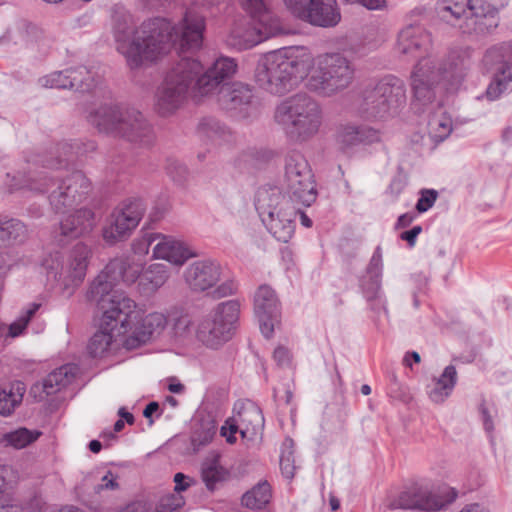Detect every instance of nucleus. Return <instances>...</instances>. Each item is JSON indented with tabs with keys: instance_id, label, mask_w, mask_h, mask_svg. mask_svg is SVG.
Returning a JSON list of instances; mask_svg holds the SVG:
<instances>
[{
	"instance_id": "f257e3e1",
	"label": "nucleus",
	"mask_w": 512,
	"mask_h": 512,
	"mask_svg": "<svg viewBox=\"0 0 512 512\" xmlns=\"http://www.w3.org/2000/svg\"><path fill=\"white\" fill-rule=\"evenodd\" d=\"M205 27L204 16L193 10L186 11L178 25L156 17L136 27L133 16L123 8L114 9L111 21L116 50L131 69L158 60L175 44L183 51L199 49Z\"/></svg>"
},
{
	"instance_id": "f03ea898",
	"label": "nucleus",
	"mask_w": 512,
	"mask_h": 512,
	"mask_svg": "<svg viewBox=\"0 0 512 512\" xmlns=\"http://www.w3.org/2000/svg\"><path fill=\"white\" fill-rule=\"evenodd\" d=\"M237 71L235 59L221 56L203 72L197 59L182 57L167 71L154 93V108L161 116L175 113L188 99L191 92L195 96H207L226 78Z\"/></svg>"
},
{
	"instance_id": "7ed1b4c3",
	"label": "nucleus",
	"mask_w": 512,
	"mask_h": 512,
	"mask_svg": "<svg viewBox=\"0 0 512 512\" xmlns=\"http://www.w3.org/2000/svg\"><path fill=\"white\" fill-rule=\"evenodd\" d=\"M84 116L99 133L123 139L136 148L148 150L155 144L152 124L136 108L105 101L86 107Z\"/></svg>"
},
{
	"instance_id": "20e7f679",
	"label": "nucleus",
	"mask_w": 512,
	"mask_h": 512,
	"mask_svg": "<svg viewBox=\"0 0 512 512\" xmlns=\"http://www.w3.org/2000/svg\"><path fill=\"white\" fill-rule=\"evenodd\" d=\"M471 67L468 50L453 49L439 61L433 56L418 60L411 73V86L414 98L421 105L432 103L436 98V89L447 84L458 85Z\"/></svg>"
},
{
	"instance_id": "39448f33",
	"label": "nucleus",
	"mask_w": 512,
	"mask_h": 512,
	"mask_svg": "<svg viewBox=\"0 0 512 512\" xmlns=\"http://www.w3.org/2000/svg\"><path fill=\"white\" fill-rule=\"evenodd\" d=\"M5 184L11 191L29 186L31 189L48 193V199L55 212L64 213L83 203L90 191L91 182L79 170L56 169L49 173L42 172L38 180H23L6 174Z\"/></svg>"
},
{
	"instance_id": "423d86ee",
	"label": "nucleus",
	"mask_w": 512,
	"mask_h": 512,
	"mask_svg": "<svg viewBox=\"0 0 512 512\" xmlns=\"http://www.w3.org/2000/svg\"><path fill=\"white\" fill-rule=\"evenodd\" d=\"M309 63L303 47L273 51L258 63L256 83L270 94L284 95L306 79Z\"/></svg>"
},
{
	"instance_id": "0eeeda50",
	"label": "nucleus",
	"mask_w": 512,
	"mask_h": 512,
	"mask_svg": "<svg viewBox=\"0 0 512 512\" xmlns=\"http://www.w3.org/2000/svg\"><path fill=\"white\" fill-rule=\"evenodd\" d=\"M406 86L394 75L371 80L359 92L354 114L368 122L387 121L399 114L406 105Z\"/></svg>"
},
{
	"instance_id": "6e6552de",
	"label": "nucleus",
	"mask_w": 512,
	"mask_h": 512,
	"mask_svg": "<svg viewBox=\"0 0 512 512\" xmlns=\"http://www.w3.org/2000/svg\"><path fill=\"white\" fill-rule=\"evenodd\" d=\"M307 67L306 88L321 97H332L348 89L355 80V65L340 52L323 53L316 57L304 48Z\"/></svg>"
},
{
	"instance_id": "1a4fd4ad",
	"label": "nucleus",
	"mask_w": 512,
	"mask_h": 512,
	"mask_svg": "<svg viewBox=\"0 0 512 512\" xmlns=\"http://www.w3.org/2000/svg\"><path fill=\"white\" fill-rule=\"evenodd\" d=\"M240 3L253 22L241 18L233 23L225 39L229 47L247 50L281 32L280 20L271 11L268 0H240Z\"/></svg>"
},
{
	"instance_id": "9d476101",
	"label": "nucleus",
	"mask_w": 512,
	"mask_h": 512,
	"mask_svg": "<svg viewBox=\"0 0 512 512\" xmlns=\"http://www.w3.org/2000/svg\"><path fill=\"white\" fill-rule=\"evenodd\" d=\"M274 120L289 137L304 142L319 132L323 112L314 98L306 93H298L276 106Z\"/></svg>"
},
{
	"instance_id": "9b49d317",
	"label": "nucleus",
	"mask_w": 512,
	"mask_h": 512,
	"mask_svg": "<svg viewBox=\"0 0 512 512\" xmlns=\"http://www.w3.org/2000/svg\"><path fill=\"white\" fill-rule=\"evenodd\" d=\"M255 207L263 224L278 240L287 243L294 234L295 218L300 206L282 194L278 186L265 185L258 189Z\"/></svg>"
},
{
	"instance_id": "f8f14e48",
	"label": "nucleus",
	"mask_w": 512,
	"mask_h": 512,
	"mask_svg": "<svg viewBox=\"0 0 512 512\" xmlns=\"http://www.w3.org/2000/svg\"><path fill=\"white\" fill-rule=\"evenodd\" d=\"M91 249L84 243H77L68 256L55 252L46 258L43 266L48 279H53L66 296H71L86 276Z\"/></svg>"
},
{
	"instance_id": "ddd939ff",
	"label": "nucleus",
	"mask_w": 512,
	"mask_h": 512,
	"mask_svg": "<svg viewBox=\"0 0 512 512\" xmlns=\"http://www.w3.org/2000/svg\"><path fill=\"white\" fill-rule=\"evenodd\" d=\"M117 281L105 267L93 280L87 292V299L97 305L104 317V327H108L112 317H127L136 319V302L124 293L115 290Z\"/></svg>"
},
{
	"instance_id": "4468645a",
	"label": "nucleus",
	"mask_w": 512,
	"mask_h": 512,
	"mask_svg": "<svg viewBox=\"0 0 512 512\" xmlns=\"http://www.w3.org/2000/svg\"><path fill=\"white\" fill-rule=\"evenodd\" d=\"M239 315V301L229 300L219 303L198 322L197 339L207 347L218 348L232 338Z\"/></svg>"
},
{
	"instance_id": "2eb2a0df",
	"label": "nucleus",
	"mask_w": 512,
	"mask_h": 512,
	"mask_svg": "<svg viewBox=\"0 0 512 512\" xmlns=\"http://www.w3.org/2000/svg\"><path fill=\"white\" fill-rule=\"evenodd\" d=\"M457 497V490L451 487H444L434 493L427 486L415 484L402 491L390 505L392 508L439 511L453 503Z\"/></svg>"
},
{
	"instance_id": "dca6fc26",
	"label": "nucleus",
	"mask_w": 512,
	"mask_h": 512,
	"mask_svg": "<svg viewBox=\"0 0 512 512\" xmlns=\"http://www.w3.org/2000/svg\"><path fill=\"white\" fill-rule=\"evenodd\" d=\"M224 81L225 79L212 92L214 93L218 90L217 101L219 106L238 119L256 116L259 110V103L253 87L242 82L224 84Z\"/></svg>"
},
{
	"instance_id": "f3484780",
	"label": "nucleus",
	"mask_w": 512,
	"mask_h": 512,
	"mask_svg": "<svg viewBox=\"0 0 512 512\" xmlns=\"http://www.w3.org/2000/svg\"><path fill=\"white\" fill-rule=\"evenodd\" d=\"M145 207L141 200L128 199L114 209L109 223L103 228V239L112 245L126 239L138 226Z\"/></svg>"
},
{
	"instance_id": "a211bd4d",
	"label": "nucleus",
	"mask_w": 512,
	"mask_h": 512,
	"mask_svg": "<svg viewBox=\"0 0 512 512\" xmlns=\"http://www.w3.org/2000/svg\"><path fill=\"white\" fill-rule=\"evenodd\" d=\"M285 181L292 202L299 206H311L317 199L314 175L309 162H287Z\"/></svg>"
},
{
	"instance_id": "6ab92c4d",
	"label": "nucleus",
	"mask_w": 512,
	"mask_h": 512,
	"mask_svg": "<svg viewBox=\"0 0 512 512\" xmlns=\"http://www.w3.org/2000/svg\"><path fill=\"white\" fill-rule=\"evenodd\" d=\"M234 410L236 413L221 427V435L231 444L236 441L237 432L246 437L255 434L264 424L261 409L252 402L236 404Z\"/></svg>"
},
{
	"instance_id": "aec40b11",
	"label": "nucleus",
	"mask_w": 512,
	"mask_h": 512,
	"mask_svg": "<svg viewBox=\"0 0 512 512\" xmlns=\"http://www.w3.org/2000/svg\"><path fill=\"white\" fill-rule=\"evenodd\" d=\"M436 12L442 21L455 25L467 13L477 19L493 18L496 10L484 0H438Z\"/></svg>"
},
{
	"instance_id": "412c9836",
	"label": "nucleus",
	"mask_w": 512,
	"mask_h": 512,
	"mask_svg": "<svg viewBox=\"0 0 512 512\" xmlns=\"http://www.w3.org/2000/svg\"><path fill=\"white\" fill-rule=\"evenodd\" d=\"M134 318L112 317L108 327H104V317H101L99 330L91 337L87 350L92 357H102L118 338L127 336L131 330Z\"/></svg>"
},
{
	"instance_id": "4be33fe9",
	"label": "nucleus",
	"mask_w": 512,
	"mask_h": 512,
	"mask_svg": "<svg viewBox=\"0 0 512 512\" xmlns=\"http://www.w3.org/2000/svg\"><path fill=\"white\" fill-rule=\"evenodd\" d=\"M427 130V136L415 134L411 138L412 149L419 156H424L426 152L433 150L437 144L449 137L452 132L450 115L442 110L435 112L429 118Z\"/></svg>"
},
{
	"instance_id": "5701e85b",
	"label": "nucleus",
	"mask_w": 512,
	"mask_h": 512,
	"mask_svg": "<svg viewBox=\"0 0 512 512\" xmlns=\"http://www.w3.org/2000/svg\"><path fill=\"white\" fill-rule=\"evenodd\" d=\"M433 47L431 33L421 25H408L397 36L395 49L399 54L410 57H429Z\"/></svg>"
},
{
	"instance_id": "b1692460",
	"label": "nucleus",
	"mask_w": 512,
	"mask_h": 512,
	"mask_svg": "<svg viewBox=\"0 0 512 512\" xmlns=\"http://www.w3.org/2000/svg\"><path fill=\"white\" fill-rule=\"evenodd\" d=\"M254 311L259 320L262 334L269 338L279 322V301L275 291L262 285L258 288L254 296Z\"/></svg>"
},
{
	"instance_id": "393cba45",
	"label": "nucleus",
	"mask_w": 512,
	"mask_h": 512,
	"mask_svg": "<svg viewBox=\"0 0 512 512\" xmlns=\"http://www.w3.org/2000/svg\"><path fill=\"white\" fill-rule=\"evenodd\" d=\"M136 311L139 316L132 321V328L122 341L127 349H135L148 342L154 334L161 333L167 324V318L163 313L154 312L141 318V312L137 309Z\"/></svg>"
},
{
	"instance_id": "a878e982",
	"label": "nucleus",
	"mask_w": 512,
	"mask_h": 512,
	"mask_svg": "<svg viewBox=\"0 0 512 512\" xmlns=\"http://www.w3.org/2000/svg\"><path fill=\"white\" fill-rule=\"evenodd\" d=\"M221 276V267L211 260H199L191 263L185 273V282L192 291L203 292L214 287Z\"/></svg>"
},
{
	"instance_id": "bb28decb",
	"label": "nucleus",
	"mask_w": 512,
	"mask_h": 512,
	"mask_svg": "<svg viewBox=\"0 0 512 512\" xmlns=\"http://www.w3.org/2000/svg\"><path fill=\"white\" fill-rule=\"evenodd\" d=\"M380 131L366 125L346 124L337 131V144L345 153H351L361 145L380 141Z\"/></svg>"
},
{
	"instance_id": "cd10ccee",
	"label": "nucleus",
	"mask_w": 512,
	"mask_h": 512,
	"mask_svg": "<svg viewBox=\"0 0 512 512\" xmlns=\"http://www.w3.org/2000/svg\"><path fill=\"white\" fill-rule=\"evenodd\" d=\"M303 21L317 27H335L341 21V12L337 1L311 0Z\"/></svg>"
},
{
	"instance_id": "c85d7f7f",
	"label": "nucleus",
	"mask_w": 512,
	"mask_h": 512,
	"mask_svg": "<svg viewBox=\"0 0 512 512\" xmlns=\"http://www.w3.org/2000/svg\"><path fill=\"white\" fill-rule=\"evenodd\" d=\"M30 230L21 219L0 215V248H13L26 243Z\"/></svg>"
},
{
	"instance_id": "c756f323",
	"label": "nucleus",
	"mask_w": 512,
	"mask_h": 512,
	"mask_svg": "<svg viewBox=\"0 0 512 512\" xmlns=\"http://www.w3.org/2000/svg\"><path fill=\"white\" fill-rule=\"evenodd\" d=\"M153 247V257L167 260L175 265H182L192 254L188 247L175 238L160 233Z\"/></svg>"
},
{
	"instance_id": "7c9ffc66",
	"label": "nucleus",
	"mask_w": 512,
	"mask_h": 512,
	"mask_svg": "<svg viewBox=\"0 0 512 512\" xmlns=\"http://www.w3.org/2000/svg\"><path fill=\"white\" fill-rule=\"evenodd\" d=\"M144 260L136 259L134 256L115 258L111 260L106 268L112 274V279L117 283L123 281L126 284L134 283L143 271Z\"/></svg>"
},
{
	"instance_id": "2f4dec72",
	"label": "nucleus",
	"mask_w": 512,
	"mask_h": 512,
	"mask_svg": "<svg viewBox=\"0 0 512 512\" xmlns=\"http://www.w3.org/2000/svg\"><path fill=\"white\" fill-rule=\"evenodd\" d=\"M67 73H69V80L71 82L70 89H75L83 93L94 91L96 97L101 95L106 100L111 99V92L103 91L101 88H98L99 78L87 67L79 66L68 68Z\"/></svg>"
},
{
	"instance_id": "473e14b6",
	"label": "nucleus",
	"mask_w": 512,
	"mask_h": 512,
	"mask_svg": "<svg viewBox=\"0 0 512 512\" xmlns=\"http://www.w3.org/2000/svg\"><path fill=\"white\" fill-rule=\"evenodd\" d=\"M97 145L92 140H62L51 148L50 157L54 160L62 158H88L96 151Z\"/></svg>"
},
{
	"instance_id": "72a5a7b5",
	"label": "nucleus",
	"mask_w": 512,
	"mask_h": 512,
	"mask_svg": "<svg viewBox=\"0 0 512 512\" xmlns=\"http://www.w3.org/2000/svg\"><path fill=\"white\" fill-rule=\"evenodd\" d=\"M94 225V212L83 208L63 220L60 223V231L62 236L76 238L90 232Z\"/></svg>"
},
{
	"instance_id": "f704fd0d",
	"label": "nucleus",
	"mask_w": 512,
	"mask_h": 512,
	"mask_svg": "<svg viewBox=\"0 0 512 512\" xmlns=\"http://www.w3.org/2000/svg\"><path fill=\"white\" fill-rule=\"evenodd\" d=\"M38 28L25 19H17L8 25L0 36V44H27L37 33Z\"/></svg>"
},
{
	"instance_id": "c9c22d12",
	"label": "nucleus",
	"mask_w": 512,
	"mask_h": 512,
	"mask_svg": "<svg viewBox=\"0 0 512 512\" xmlns=\"http://www.w3.org/2000/svg\"><path fill=\"white\" fill-rule=\"evenodd\" d=\"M78 373L74 364H65L47 375L43 381V391L47 396L53 395L70 384Z\"/></svg>"
},
{
	"instance_id": "e433bc0d",
	"label": "nucleus",
	"mask_w": 512,
	"mask_h": 512,
	"mask_svg": "<svg viewBox=\"0 0 512 512\" xmlns=\"http://www.w3.org/2000/svg\"><path fill=\"white\" fill-rule=\"evenodd\" d=\"M495 70L485 92V97L490 101L497 100L503 93L512 90V62H503Z\"/></svg>"
},
{
	"instance_id": "4c0bfd02",
	"label": "nucleus",
	"mask_w": 512,
	"mask_h": 512,
	"mask_svg": "<svg viewBox=\"0 0 512 512\" xmlns=\"http://www.w3.org/2000/svg\"><path fill=\"white\" fill-rule=\"evenodd\" d=\"M25 391V384L20 381L0 388V414L2 416L11 415L16 407L22 403Z\"/></svg>"
},
{
	"instance_id": "58836bf2",
	"label": "nucleus",
	"mask_w": 512,
	"mask_h": 512,
	"mask_svg": "<svg viewBox=\"0 0 512 512\" xmlns=\"http://www.w3.org/2000/svg\"><path fill=\"white\" fill-rule=\"evenodd\" d=\"M457 381V372L453 365L447 366L441 376L435 380L434 387L428 392L435 403H442L452 393Z\"/></svg>"
},
{
	"instance_id": "ea45409f",
	"label": "nucleus",
	"mask_w": 512,
	"mask_h": 512,
	"mask_svg": "<svg viewBox=\"0 0 512 512\" xmlns=\"http://www.w3.org/2000/svg\"><path fill=\"white\" fill-rule=\"evenodd\" d=\"M41 435L42 432L39 430H30L26 427H20L3 434L1 442L6 447H12L19 450L36 442Z\"/></svg>"
},
{
	"instance_id": "a19ab883",
	"label": "nucleus",
	"mask_w": 512,
	"mask_h": 512,
	"mask_svg": "<svg viewBox=\"0 0 512 512\" xmlns=\"http://www.w3.org/2000/svg\"><path fill=\"white\" fill-rule=\"evenodd\" d=\"M272 497L271 486L267 481L259 482L242 496V505L249 509L265 507Z\"/></svg>"
},
{
	"instance_id": "79ce46f5",
	"label": "nucleus",
	"mask_w": 512,
	"mask_h": 512,
	"mask_svg": "<svg viewBox=\"0 0 512 512\" xmlns=\"http://www.w3.org/2000/svg\"><path fill=\"white\" fill-rule=\"evenodd\" d=\"M169 278V269L164 264H152L142 273L140 284L145 290L154 292L163 286Z\"/></svg>"
},
{
	"instance_id": "37998d69",
	"label": "nucleus",
	"mask_w": 512,
	"mask_h": 512,
	"mask_svg": "<svg viewBox=\"0 0 512 512\" xmlns=\"http://www.w3.org/2000/svg\"><path fill=\"white\" fill-rule=\"evenodd\" d=\"M510 60H512V45L503 43L486 50L482 65L487 71H490L501 66L503 62H510Z\"/></svg>"
},
{
	"instance_id": "c03bdc74",
	"label": "nucleus",
	"mask_w": 512,
	"mask_h": 512,
	"mask_svg": "<svg viewBox=\"0 0 512 512\" xmlns=\"http://www.w3.org/2000/svg\"><path fill=\"white\" fill-rule=\"evenodd\" d=\"M227 474V470L220 465L218 456L207 459L203 463L202 479L209 490H213L217 483L226 478Z\"/></svg>"
},
{
	"instance_id": "a18cd8bd",
	"label": "nucleus",
	"mask_w": 512,
	"mask_h": 512,
	"mask_svg": "<svg viewBox=\"0 0 512 512\" xmlns=\"http://www.w3.org/2000/svg\"><path fill=\"white\" fill-rule=\"evenodd\" d=\"M382 270V254L381 249L378 247L369 262L367 272L370 275L373 284V290L370 292H366V296L368 299L375 298L377 296V292L380 287L379 278Z\"/></svg>"
},
{
	"instance_id": "49530a36",
	"label": "nucleus",
	"mask_w": 512,
	"mask_h": 512,
	"mask_svg": "<svg viewBox=\"0 0 512 512\" xmlns=\"http://www.w3.org/2000/svg\"><path fill=\"white\" fill-rule=\"evenodd\" d=\"M198 129L202 135L210 139L225 138L230 133L225 125L214 118H204L199 123Z\"/></svg>"
},
{
	"instance_id": "de8ad7c7",
	"label": "nucleus",
	"mask_w": 512,
	"mask_h": 512,
	"mask_svg": "<svg viewBox=\"0 0 512 512\" xmlns=\"http://www.w3.org/2000/svg\"><path fill=\"white\" fill-rule=\"evenodd\" d=\"M40 304L33 303L31 304L20 317L9 325V336L17 337L23 333L26 329L27 325L34 317L36 312L39 310Z\"/></svg>"
},
{
	"instance_id": "09e8293b",
	"label": "nucleus",
	"mask_w": 512,
	"mask_h": 512,
	"mask_svg": "<svg viewBox=\"0 0 512 512\" xmlns=\"http://www.w3.org/2000/svg\"><path fill=\"white\" fill-rule=\"evenodd\" d=\"M39 84L45 88L67 89L71 88L69 73L67 69L63 71H55L39 79Z\"/></svg>"
},
{
	"instance_id": "8fccbe9b",
	"label": "nucleus",
	"mask_w": 512,
	"mask_h": 512,
	"mask_svg": "<svg viewBox=\"0 0 512 512\" xmlns=\"http://www.w3.org/2000/svg\"><path fill=\"white\" fill-rule=\"evenodd\" d=\"M159 236L156 233H145L133 243V255L136 259H142L149 253L150 247L155 245Z\"/></svg>"
},
{
	"instance_id": "3c124183",
	"label": "nucleus",
	"mask_w": 512,
	"mask_h": 512,
	"mask_svg": "<svg viewBox=\"0 0 512 512\" xmlns=\"http://www.w3.org/2000/svg\"><path fill=\"white\" fill-rule=\"evenodd\" d=\"M217 431L214 422H208L200 430H196L192 436V443L197 446H203L212 441Z\"/></svg>"
},
{
	"instance_id": "603ef678",
	"label": "nucleus",
	"mask_w": 512,
	"mask_h": 512,
	"mask_svg": "<svg viewBox=\"0 0 512 512\" xmlns=\"http://www.w3.org/2000/svg\"><path fill=\"white\" fill-rule=\"evenodd\" d=\"M183 505V499L179 495L171 494L161 498L156 507V512H174Z\"/></svg>"
},
{
	"instance_id": "864d4df0",
	"label": "nucleus",
	"mask_w": 512,
	"mask_h": 512,
	"mask_svg": "<svg viewBox=\"0 0 512 512\" xmlns=\"http://www.w3.org/2000/svg\"><path fill=\"white\" fill-rule=\"evenodd\" d=\"M310 2L311 0H284V4L291 14L302 21L308 12Z\"/></svg>"
},
{
	"instance_id": "5fc2aeb1",
	"label": "nucleus",
	"mask_w": 512,
	"mask_h": 512,
	"mask_svg": "<svg viewBox=\"0 0 512 512\" xmlns=\"http://www.w3.org/2000/svg\"><path fill=\"white\" fill-rule=\"evenodd\" d=\"M438 193L435 190L426 189L421 192V196L417 201L416 209L418 212L423 213L426 212L428 209H430L436 199H437Z\"/></svg>"
},
{
	"instance_id": "6e6d98bb",
	"label": "nucleus",
	"mask_w": 512,
	"mask_h": 512,
	"mask_svg": "<svg viewBox=\"0 0 512 512\" xmlns=\"http://www.w3.org/2000/svg\"><path fill=\"white\" fill-rule=\"evenodd\" d=\"M280 469L283 476L287 479H292L295 473L294 456L291 451L283 452L280 457Z\"/></svg>"
},
{
	"instance_id": "4d7b16f0",
	"label": "nucleus",
	"mask_w": 512,
	"mask_h": 512,
	"mask_svg": "<svg viewBox=\"0 0 512 512\" xmlns=\"http://www.w3.org/2000/svg\"><path fill=\"white\" fill-rule=\"evenodd\" d=\"M246 156L251 158L252 160H271L273 158L279 157V154L268 148H249L246 152Z\"/></svg>"
},
{
	"instance_id": "13d9d810",
	"label": "nucleus",
	"mask_w": 512,
	"mask_h": 512,
	"mask_svg": "<svg viewBox=\"0 0 512 512\" xmlns=\"http://www.w3.org/2000/svg\"><path fill=\"white\" fill-rule=\"evenodd\" d=\"M167 171L174 181L180 183L185 180L186 167L184 162H171L167 167Z\"/></svg>"
},
{
	"instance_id": "bf43d9fd",
	"label": "nucleus",
	"mask_w": 512,
	"mask_h": 512,
	"mask_svg": "<svg viewBox=\"0 0 512 512\" xmlns=\"http://www.w3.org/2000/svg\"><path fill=\"white\" fill-rule=\"evenodd\" d=\"M237 285L233 280H228L223 282L213 291V297L215 298H223L229 295H232L236 292Z\"/></svg>"
},
{
	"instance_id": "052dcab7",
	"label": "nucleus",
	"mask_w": 512,
	"mask_h": 512,
	"mask_svg": "<svg viewBox=\"0 0 512 512\" xmlns=\"http://www.w3.org/2000/svg\"><path fill=\"white\" fill-rule=\"evenodd\" d=\"M273 359L279 366H288L291 361L290 351L283 346H278L274 350Z\"/></svg>"
},
{
	"instance_id": "680f3d73",
	"label": "nucleus",
	"mask_w": 512,
	"mask_h": 512,
	"mask_svg": "<svg viewBox=\"0 0 512 512\" xmlns=\"http://www.w3.org/2000/svg\"><path fill=\"white\" fill-rule=\"evenodd\" d=\"M118 487V483L116 482V477L112 472H107L101 479V483L95 487L96 492H100L101 490H114Z\"/></svg>"
},
{
	"instance_id": "e2e57ef3",
	"label": "nucleus",
	"mask_w": 512,
	"mask_h": 512,
	"mask_svg": "<svg viewBox=\"0 0 512 512\" xmlns=\"http://www.w3.org/2000/svg\"><path fill=\"white\" fill-rule=\"evenodd\" d=\"M351 3H359L368 10H384L387 7L386 0H348Z\"/></svg>"
},
{
	"instance_id": "0e129e2a",
	"label": "nucleus",
	"mask_w": 512,
	"mask_h": 512,
	"mask_svg": "<svg viewBox=\"0 0 512 512\" xmlns=\"http://www.w3.org/2000/svg\"><path fill=\"white\" fill-rule=\"evenodd\" d=\"M14 259L9 251H0V274H5L13 265Z\"/></svg>"
},
{
	"instance_id": "69168bd1",
	"label": "nucleus",
	"mask_w": 512,
	"mask_h": 512,
	"mask_svg": "<svg viewBox=\"0 0 512 512\" xmlns=\"http://www.w3.org/2000/svg\"><path fill=\"white\" fill-rule=\"evenodd\" d=\"M421 226H414L412 229L401 233L400 237L402 240L407 241L409 246H414L417 236L421 233Z\"/></svg>"
},
{
	"instance_id": "338daca9",
	"label": "nucleus",
	"mask_w": 512,
	"mask_h": 512,
	"mask_svg": "<svg viewBox=\"0 0 512 512\" xmlns=\"http://www.w3.org/2000/svg\"><path fill=\"white\" fill-rule=\"evenodd\" d=\"M480 413L482 415L483 425L487 432H491L493 430V422L491 416L486 408L485 404L482 403L480 406Z\"/></svg>"
},
{
	"instance_id": "774afa93",
	"label": "nucleus",
	"mask_w": 512,
	"mask_h": 512,
	"mask_svg": "<svg viewBox=\"0 0 512 512\" xmlns=\"http://www.w3.org/2000/svg\"><path fill=\"white\" fill-rule=\"evenodd\" d=\"M414 219V213H405L398 218L396 226L397 228H406L413 222Z\"/></svg>"
}]
</instances>
